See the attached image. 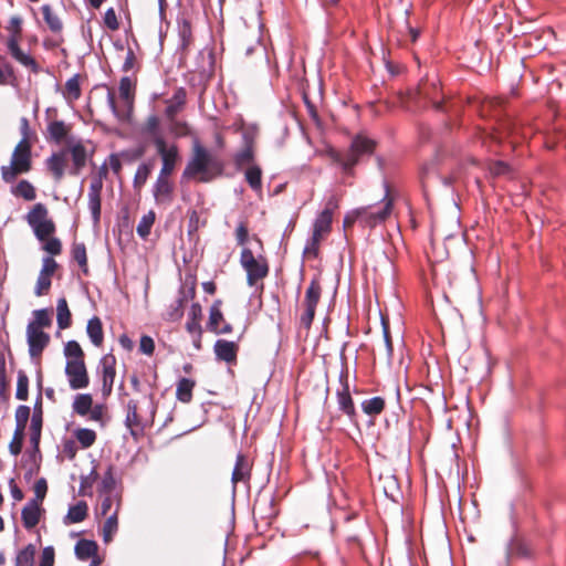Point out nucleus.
Wrapping results in <instances>:
<instances>
[{"label": "nucleus", "mask_w": 566, "mask_h": 566, "mask_svg": "<svg viewBox=\"0 0 566 566\" xmlns=\"http://www.w3.org/2000/svg\"><path fill=\"white\" fill-rule=\"evenodd\" d=\"M223 171L221 160L199 144L193 146V153L185 170V178H197L201 182H209Z\"/></svg>", "instance_id": "obj_1"}, {"label": "nucleus", "mask_w": 566, "mask_h": 566, "mask_svg": "<svg viewBox=\"0 0 566 566\" xmlns=\"http://www.w3.org/2000/svg\"><path fill=\"white\" fill-rule=\"evenodd\" d=\"M31 168V143L20 140L13 149L10 165L1 167V177L6 182H13L19 175L29 172Z\"/></svg>", "instance_id": "obj_2"}, {"label": "nucleus", "mask_w": 566, "mask_h": 566, "mask_svg": "<svg viewBox=\"0 0 566 566\" xmlns=\"http://www.w3.org/2000/svg\"><path fill=\"white\" fill-rule=\"evenodd\" d=\"M119 97L123 101V105L118 106L115 99V93L112 90L107 92V104L118 120H127L133 111L135 84L128 76L122 77L119 82Z\"/></svg>", "instance_id": "obj_3"}, {"label": "nucleus", "mask_w": 566, "mask_h": 566, "mask_svg": "<svg viewBox=\"0 0 566 566\" xmlns=\"http://www.w3.org/2000/svg\"><path fill=\"white\" fill-rule=\"evenodd\" d=\"M240 264L247 272V282L250 286L263 280L269 273V265L264 258H255L253 252L243 248L240 255Z\"/></svg>", "instance_id": "obj_4"}, {"label": "nucleus", "mask_w": 566, "mask_h": 566, "mask_svg": "<svg viewBox=\"0 0 566 566\" xmlns=\"http://www.w3.org/2000/svg\"><path fill=\"white\" fill-rule=\"evenodd\" d=\"M385 205L380 209H375L371 206L361 207L355 210V217L368 227L384 222L391 212L392 200L388 199V187L386 186Z\"/></svg>", "instance_id": "obj_5"}, {"label": "nucleus", "mask_w": 566, "mask_h": 566, "mask_svg": "<svg viewBox=\"0 0 566 566\" xmlns=\"http://www.w3.org/2000/svg\"><path fill=\"white\" fill-rule=\"evenodd\" d=\"M322 287L317 280H312L305 292L304 306L305 311L301 315V324L308 329L315 317L316 306L319 302Z\"/></svg>", "instance_id": "obj_6"}, {"label": "nucleus", "mask_w": 566, "mask_h": 566, "mask_svg": "<svg viewBox=\"0 0 566 566\" xmlns=\"http://www.w3.org/2000/svg\"><path fill=\"white\" fill-rule=\"evenodd\" d=\"M157 142L156 150L163 163L158 176L170 178L179 160L178 147L175 144L168 145L167 142H161L160 139Z\"/></svg>", "instance_id": "obj_7"}, {"label": "nucleus", "mask_w": 566, "mask_h": 566, "mask_svg": "<svg viewBox=\"0 0 566 566\" xmlns=\"http://www.w3.org/2000/svg\"><path fill=\"white\" fill-rule=\"evenodd\" d=\"M65 375L71 389H84L90 384L85 361L66 360Z\"/></svg>", "instance_id": "obj_8"}, {"label": "nucleus", "mask_w": 566, "mask_h": 566, "mask_svg": "<svg viewBox=\"0 0 566 566\" xmlns=\"http://www.w3.org/2000/svg\"><path fill=\"white\" fill-rule=\"evenodd\" d=\"M337 208V201L335 198H331L326 202L325 209L317 216L314 222L313 229V243L317 244L322 237L329 232L332 220H333V211Z\"/></svg>", "instance_id": "obj_9"}, {"label": "nucleus", "mask_w": 566, "mask_h": 566, "mask_svg": "<svg viewBox=\"0 0 566 566\" xmlns=\"http://www.w3.org/2000/svg\"><path fill=\"white\" fill-rule=\"evenodd\" d=\"M153 196L157 206H170L175 196V186L171 179L169 177L157 176L153 186Z\"/></svg>", "instance_id": "obj_10"}, {"label": "nucleus", "mask_w": 566, "mask_h": 566, "mask_svg": "<svg viewBox=\"0 0 566 566\" xmlns=\"http://www.w3.org/2000/svg\"><path fill=\"white\" fill-rule=\"evenodd\" d=\"M103 189V176L96 175L92 178L87 199H88V209L91 210L92 218L94 223L99 222L101 219V192Z\"/></svg>", "instance_id": "obj_11"}, {"label": "nucleus", "mask_w": 566, "mask_h": 566, "mask_svg": "<svg viewBox=\"0 0 566 566\" xmlns=\"http://www.w3.org/2000/svg\"><path fill=\"white\" fill-rule=\"evenodd\" d=\"M27 340L31 357H39L50 342V335L42 329H35L33 325L27 326Z\"/></svg>", "instance_id": "obj_12"}, {"label": "nucleus", "mask_w": 566, "mask_h": 566, "mask_svg": "<svg viewBox=\"0 0 566 566\" xmlns=\"http://www.w3.org/2000/svg\"><path fill=\"white\" fill-rule=\"evenodd\" d=\"M115 365L116 358L112 354H107L102 357L99 361V366L102 368V381H103V392L105 395H109L113 389V384L115 379Z\"/></svg>", "instance_id": "obj_13"}, {"label": "nucleus", "mask_w": 566, "mask_h": 566, "mask_svg": "<svg viewBox=\"0 0 566 566\" xmlns=\"http://www.w3.org/2000/svg\"><path fill=\"white\" fill-rule=\"evenodd\" d=\"M252 463L249 458L242 453H239L235 459V464L231 475V482L233 486L239 482H249L251 478Z\"/></svg>", "instance_id": "obj_14"}, {"label": "nucleus", "mask_w": 566, "mask_h": 566, "mask_svg": "<svg viewBox=\"0 0 566 566\" xmlns=\"http://www.w3.org/2000/svg\"><path fill=\"white\" fill-rule=\"evenodd\" d=\"M71 155L72 159V168L70 170V174L73 176H78L82 169L86 165L87 160V151L85 146L82 143H75L69 147L67 150Z\"/></svg>", "instance_id": "obj_15"}, {"label": "nucleus", "mask_w": 566, "mask_h": 566, "mask_svg": "<svg viewBox=\"0 0 566 566\" xmlns=\"http://www.w3.org/2000/svg\"><path fill=\"white\" fill-rule=\"evenodd\" d=\"M213 349L219 360L226 363H234L237 360L239 346L234 342L218 339L214 343Z\"/></svg>", "instance_id": "obj_16"}, {"label": "nucleus", "mask_w": 566, "mask_h": 566, "mask_svg": "<svg viewBox=\"0 0 566 566\" xmlns=\"http://www.w3.org/2000/svg\"><path fill=\"white\" fill-rule=\"evenodd\" d=\"M340 382L343 384L342 390L337 391V403L339 410H342L348 417H354L356 415L354 401L352 399L349 387L347 384V376L340 375Z\"/></svg>", "instance_id": "obj_17"}, {"label": "nucleus", "mask_w": 566, "mask_h": 566, "mask_svg": "<svg viewBox=\"0 0 566 566\" xmlns=\"http://www.w3.org/2000/svg\"><path fill=\"white\" fill-rule=\"evenodd\" d=\"M329 157L335 164L342 167L346 175H352L353 167L358 163L360 156L349 148L344 155L336 150H331Z\"/></svg>", "instance_id": "obj_18"}, {"label": "nucleus", "mask_w": 566, "mask_h": 566, "mask_svg": "<svg viewBox=\"0 0 566 566\" xmlns=\"http://www.w3.org/2000/svg\"><path fill=\"white\" fill-rule=\"evenodd\" d=\"M38 500H30L22 510L21 517L23 526L31 530L40 522L41 509Z\"/></svg>", "instance_id": "obj_19"}, {"label": "nucleus", "mask_w": 566, "mask_h": 566, "mask_svg": "<svg viewBox=\"0 0 566 566\" xmlns=\"http://www.w3.org/2000/svg\"><path fill=\"white\" fill-rule=\"evenodd\" d=\"M186 91L182 87L176 90L171 98L166 101L167 107L165 109V117L172 118L184 108L186 104Z\"/></svg>", "instance_id": "obj_20"}, {"label": "nucleus", "mask_w": 566, "mask_h": 566, "mask_svg": "<svg viewBox=\"0 0 566 566\" xmlns=\"http://www.w3.org/2000/svg\"><path fill=\"white\" fill-rule=\"evenodd\" d=\"M66 151L52 154L46 159V167L52 172L55 181L62 180L65 171Z\"/></svg>", "instance_id": "obj_21"}, {"label": "nucleus", "mask_w": 566, "mask_h": 566, "mask_svg": "<svg viewBox=\"0 0 566 566\" xmlns=\"http://www.w3.org/2000/svg\"><path fill=\"white\" fill-rule=\"evenodd\" d=\"M143 133L149 136L155 147L157 146V140L166 142L164 135L160 130V120L156 115H149L144 124Z\"/></svg>", "instance_id": "obj_22"}, {"label": "nucleus", "mask_w": 566, "mask_h": 566, "mask_svg": "<svg viewBox=\"0 0 566 566\" xmlns=\"http://www.w3.org/2000/svg\"><path fill=\"white\" fill-rule=\"evenodd\" d=\"M88 506L86 502L80 501L75 505L70 506L67 514L64 517V524L70 525L83 522L87 516Z\"/></svg>", "instance_id": "obj_23"}, {"label": "nucleus", "mask_w": 566, "mask_h": 566, "mask_svg": "<svg viewBox=\"0 0 566 566\" xmlns=\"http://www.w3.org/2000/svg\"><path fill=\"white\" fill-rule=\"evenodd\" d=\"M98 546L94 541L81 539L75 545V555L81 560H86L97 555Z\"/></svg>", "instance_id": "obj_24"}, {"label": "nucleus", "mask_w": 566, "mask_h": 566, "mask_svg": "<svg viewBox=\"0 0 566 566\" xmlns=\"http://www.w3.org/2000/svg\"><path fill=\"white\" fill-rule=\"evenodd\" d=\"M87 335L95 346H101L104 340L102 322L97 316L92 317L86 326Z\"/></svg>", "instance_id": "obj_25"}, {"label": "nucleus", "mask_w": 566, "mask_h": 566, "mask_svg": "<svg viewBox=\"0 0 566 566\" xmlns=\"http://www.w3.org/2000/svg\"><path fill=\"white\" fill-rule=\"evenodd\" d=\"M202 317V308L200 304L193 303L188 312V321L186 323V329L188 333L201 332L200 321Z\"/></svg>", "instance_id": "obj_26"}, {"label": "nucleus", "mask_w": 566, "mask_h": 566, "mask_svg": "<svg viewBox=\"0 0 566 566\" xmlns=\"http://www.w3.org/2000/svg\"><path fill=\"white\" fill-rule=\"evenodd\" d=\"M11 193L17 198H22L27 201H32L36 198L35 188L33 185L23 179L12 187Z\"/></svg>", "instance_id": "obj_27"}, {"label": "nucleus", "mask_w": 566, "mask_h": 566, "mask_svg": "<svg viewBox=\"0 0 566 566\" xmlns=\"http://www.w3.org/2000/svg\"><path fill=\"white\" fill-rule=\"evenodd\" d=\"M71 130V126L63 120H53L48 125V133L50 138L55 143H61L65 139Z\"/></svg>", "instance_id": "obj_28"}, {"label": "nucleus", "mask_w": 566, "mask_h": 566, "mask_svg": "<svg viewBox=\"0 0 566 566\" xmlns=\"http://www.w3.org/2000/svg\"><path fill=\"white\" fill-rule=\"evenodd\" d=\"M93 406V398L90 394H78L74 397L72 408L78 416H87Z\"/></svg>", "instance_id": "obj_29"}, {"label": "nucleus", "mask_w": 566, "mask_h": 566, "mask_svg": "<svg viewBox=\"0 0 566 566\" xmlns=\"http://www.w3.org/2000/svg\"><path fill=\"white\" fill-rule=\"evenodd\" d=\"M196 382L189 378H181L177 384L176 397L179 401L188 403L192 399V390Z\"/></svg>", "instance_id": "obj_30"}, {"label": "nucleus", "mask_w": 566, "mask_h": 566, "mask_svg": "<svg viewBox=\"0 0 566 566\" xmlns=\"http://www.w3.org/2000/svg\"><path fill=\"white\" fill-rule=\"evenodd\" d=\"M178 36L180 49L186 51L192 43V31L188 20L181 19L178 21Z\"/></svg>", "instance_id": "obj_31"}, {"label": "nucleus", "mask_w": 566, "mask_h": 566, "mask_svg": "<svg viewBox=\"0 0 566 566\" xmlns=\"http://www.w3.org/2000/svg\"><path fill=\"white\" fill-rule=\"evenodd\" d=\"M103 499L99 504V514L102 516H107L113 507L115 505V509H117V512L119 511L120 506V496L117 493H99Z\"/></svg>", "instance_id": "obj_32"}, {"label": "nucleus", "mask_w": 566, "mask_h": 566, "mask_svg": "<svg viewBox=\"0 0 566 566\" xmlns=\"http://www.w3.org/2000/svg\"><path fill=\"white\" fill-rule=\"evenodd\" d=\"M115 485V469L113 464H108L98 484V493H114Z\"/></svg>", "instance_id": "obj_33"}, {"label": "nucleus", "mask_w": 566, "mask_h": 566, "mask_svg": "<svg viewBox=\"0 0 566 566\" xmlns=\"http://www.w3.org/2000/svg\"><path fill=\"white\" fill-rule=\"evenodd\" d=\"M245 180L256 192L262 190V170L258 165H251L245 170Z\"/></svg>", "instance_id": "obj_34"}, {"label": "nucleus", "mask_w": 566, "mask_h": 566, "mask_svg": "<svg viewBox=\"0 0 566 566\" xmlns=\"http://www.w3.org/2000/svg\"><path fill=\"white\" fill-rule=\"evenodd\" d=\"M56 312H57L56 322H57L59 328L65 329V328L70 327L72 318H71V312L69 310L67 302L65 298H60L57 301Z\"/></svg>", "instance_id": "obj_35"}, {"label": "nucleus", "mask_w": 566, "mask_h": 566, "mask_svg": "<svg viewBox=\"0 0 566 566\" xmlns=\"http://www.w3.org/2000/svg\"><path fill=\"white\" fill-rule=\"evenodd\" d=\"M118 530V512L117 509L111 513L104 525H103V539L105 543H109L113 539L114 534Z\"/></svg>", "instance_id": "obj_36"}, {"label": "nucleus", "mask_w": 566, "mask_h": 566, "mask_svg": "<svg viewBox=\"0 0 566 566\" xmlns=\"http://www.w3.org/2000/svg\"><path fill=\"white\" fill-rule=\"evenodd\" d=\"M166 119L168 123V130L175 138L187 137L190 135V127L185 120L177 119V117Z\"/></svg>", "instance_id": "obj_37"}, {"label": "nucleus", "mask_w": 566, "mask_h": 566, "mask_svg": "<svg viewBox=\"0 0 566 566\" xmlns=\"http://www.w3.org/2000/svg\"><path fill=\"white\" fill-rule=\"evenodd\" d=\"M528 557L530 556V549L527 545L518 539L514 538L512 539L506 548V559L510 560L512 557Z\"/></svg>", "instance_id": "obj_38"}, {"label": "nucleus", "mask_w": 566, "mask_h": 566, "mask_svg": "<svg viewBox=\"0 0 566 566\" xmlns=\"http://www.w3.org/2000/svg\"><path fill=\"white\" fill-rule=\"evenodd\" d=\"M220 306L221 301L218 300L210 307L207 327L211 332H218V327L224 322Z\"/></svg>", "instance_id": "obj_39"}, {"label": "nucleus", "mask_w": 566, "mask_h": 566, "mask_svg": "<svg viewBox=\"0 0 566 566\" xmlns=\"http://www.w3.org/2000/svg\"><path fill=\"white\" fill-rule=\"evenodd\" d=\"M48 219V209L43 203H36L27 216L28 223L32 229Z\"/></svg>", "instance_id": "obj_40"}, {"label": "nucleus", "mask_w": 566, "mask_h": 566, "mask_svg": "<svg viewBox=\"0 0 566 566\" xmlns=\"http://www.w3.org/2000/svg\"><path fill=\"white\" fill-rule=\"evenodd\" d=\"M385 408V400L381 397H373L361 402L363 411L370 416L376 417L382 412Z\"/></svg>", "instance_id": "obj_41"}, {"label": "nucleus", "mask_w": 566, "mask_h": 566, "mask_svg": "<svg viewBox=\"0 0 566 566\" xmlns=\"http://www.w3.org/2000/svg\"><path fill=\"white\" fill-rule=\"evenodd\" d=\"M156 214L153 210H149L146 214L142 217L139 220L136 232L142 239H147L150 234L151 228L155 223Z\"/></svg>", "instance_id": "obj_42"}, {"label": "nucleus", "mask_w": 566, "mask_h": 566, "mask_svg": "<svg viewBox=\"0 0 566 566\" xmlns=\"http://www.w3.org/2000/svg\"><path fill=\"white\" fill-rule=\"evenodd\" d=\"M41 10L43 19L49 25L50 30L54 33L61 32L63 29V23L61 19L52 12L51 7L49 4H44L42 6Z\"/></svg>", "instance_id": "obj_43"}, {"label": "nucleus", "mask_w": 566, "mask_h": 566, "mask_svg": "<svg viewBox=\"0 0 566 566\" xmlns=\"http://www.w3.org/2000/svg\"><path fill=\"white\" fill-rule=\"evenodd\" d=\"M374 147L375 143L371 139L364 136H356L350 145V148L359 156L373 153Z\"/></svg>", "instance_id": "obj_44"}, {"label": "nucleus", "mask_w": 566, "mask_h": 566, "mask_svg": "<svg viewBox=\"0 0 566 566\" xmlns=\"http://www.w3.org/2000/svg\"><path fill=\"white\" fill-rule=\"evenodd\" d=\"M72 256L74 261L77 262L80 268L82 269L84 274L88 273L87 268V255H86V248L84 243L81 242H74L72 245Z\"/></svg>", "instance_id": "obj_45"}, {"label": "nucleus", "mask_w": 566, "mask_h": 566, "mask_svg": "<svg viewBox=\"0 0 566 566\" xmlns=\"http://www.w3.org/2000/svg\"><path fill=\"white\" fill-rule=\"evenodd\" d=\"M42 426H43V417H39L38 415H32L31 423H30V442L33 446V448H35V449L39 448L41 432H42Z\"/></svg>", "instance_id": "obj_46"}, {"label": "nucleus", "mask_w": 566, "mask_h": 566, "mask_svg": "<svg viewBox=\"0 0 566 566\" xmlns=\"http://www.w3.org/2000/svg\"><path fill=\"white\" fill-rule=\"evenodd\" d=\"M35 556V546L29 544L23 549L19 551L15 557V566H33Z\"/></svg>", "instance_id": "obj_47"}, {"label": "nucleus", "mask_w": 566, "mask_h": 566, "mask_svg": "<svg viewBox=\"0 0 566 566\" xmlns=\"http://www.w3.org/2000/svg\"><path fill=\"white\" fill-rule=\"evenodd\" d=\"M254 160V149L250 146L242 147L240 151H238L234 156V164L238 169H242L243 167H250L253 165Z\"/></svg>", "instance_id": "obj_48"}, {"label": "nucleus", "mask_w": 566, "mask_h": 566, "mask_svg": "<svg viewBox=\"0 0 566 566\" xmlns=\"http://www.w3.org/2000/svg\"><path fill=\"white\" fill-rule=\"evenodd\" d=\"M74 436L82 448L87 449L96 441V432L92 429L81 428L75 430Z\"/></svg>", "instance_id": "obj_49"}, {"label": "nucleus", "mask_w": 566, "mask_h": 566, "mask_svg": "<svg viewBox=\"0 0 566 566\" xmlns=\"http://www.w3.org/2000/svg\"><path fill=\"white\" fill-rule=\"evenodd\" d=\"M64 355L67 360L84 361V352L76 340H69L64 345Z\"/></svg>", "instance_id": "obj_50"}, {"label": "nucleus", "mask_w": 566, "mask_h": 566, "mask_svg": "<svg viewBox=\"0 0 566 566\" xmlns=\"http://www.w3.org/2000/svg\"><path fill=\"white\" fill-rule=\"evenodd\" d=\"M30 418V407L21 405L15 409V432L24 433L28 420Z\"/></svg>", "instance_id": "obj_51"}, {"label": "nucleus", "mask_w": 566, "mask_h": 566, "mask_svg": "<svg viewBox=\"0 0 566 566\" xmlns=\"http://www.w3.org/2000/svg\"><path fill=\"white\" fill-rule=\"evenodd\" d=\"M34 319L30 322L28 325H33L35 329H42L43 327H50L52 324V319L50 316V312L45 308L35 310L33 312Z\"/></svg>", "instance_id": "obj_52"}, {"label": "nucleus", "mask_w": 566, "mask_h": 566, "mask_svg": "<svg viewBox=\"0 0 566 566\" xmlns=\"http://www.w3.org/2000/svg\"><path fill=\"white\" fill-rule=\"evenodd\" d=\"M64 96L70 101H75L81 96V87L77 75H74L66 81L64 86Z\"/></svg>", "instance_id": "obj_53"}, {"label": "nucleus", "mask_w": 566, "mask_h": 566, "mask_svg": "<svg viewBox=\"0 0 566 566\" xmlns=\"http://www.w3.org/2000/svg\"><path fill=\"white\" fill-rule=\"evenodd\" d=\"M29 395V378L22 370L18 373L15 397L19 400H27Z\"/></svg>", "instance_id": "obj_54"}, {"label": "nucleus", "mask_w": 566, "mask_h": 566, "mask_svg": "<svg viewBox=\"0 0 566 566\" xmlns=\"http://www.w3.org/2000/svg\"><path fill=\"white\" fill-rule=\"evenodd\" d=\"M35 237L40 241H44L55 231L54 222L51 219L45 220L44 222L35 226L33 228Z\"/></svg>", "instance_id": "obj_55"}, {"label": "nucleus", "mask_w": 566, "mask_h": 566, "mask_svg": "<svg viewBox=\"0 0 566 566\" xmlns=\"http://www.w3.org/2000/svg\"><path fill=\"white\" fill-rule=\"evenodd\" d=\"M151 171V167L148 164H140L136 170L134 177V188L140 190L146 184L149 174Z\"/></svg>", "instance_id": "obj_56"}, {"label": "nucleus", "mask_w": 566, "mask_h": 566, "mask_svg": "<svg viewBox=\"0 0 566 566\" xmlns=\"http://www.w3.org/2000/svg\"><path fill=\"white\" fill-rule=\"evenodd\" d=\"M14 78L13 66L0 56V85L11 84Z\"/></svg>", "instance_id": "obj_57"}, {"label": "nucleus", "mask_w": 566, "mask_h": 566, "mask_svg": "<svg viewBox=\"0 0 566 566\" xmlns=\"http://www.w3.org/2000/svg\"><path fill=\"white\" fill-rule=\"evenodd\" d=\"M125 423L130 429L132 434H135L134 428L139 426V416L137 412V403L134 401H129L127 405Z\"/></svg>", "instance_id": "obj_58"}, {"label": "nucleus", "mask_w": 566, "mask_h": 566, "mask_svg": "<svg viewBox=\"0 0 566 566\" xmlns=\"http://www.w3.org/2000/svg\"><path fill=\"white\" fill-rule=\"evenodd\" d=\"M187 300H188L187 293L181 291L180 296L171 305V311L169 312V318L171 321H178L182 317L184 304Z\"/></svg>", "instance_id": "obj_59"}, {"label": "nucleus", "mask_w": 566, "mask_h": 566, "mask_svg": "<svg viewBox=\"0 0 566 566\" xmlns=\"http://www.w3.org/2000/svg\"><path fill=\"white\" fill-rule=\"evenodd\" d=\"M240 129L242 130L243 147L250 146L253 148L255 138L258 136V127L255 125L244 126L242 124Z\"/></svg>", "instance_id": "obj_60"}, {"label": "nucleus", "mask_w": 566, "mask_h": 566, "mask_svg": "<svg viewBox=\"0 0 566 566\" xmlns=\"http://www.w3.org/2000/svg\"><path fill=\"white\" fill-rule=\"evenodd\" d=\"M489 171L494 177L509 176L511 174V168L506 163H504L502 160H496V161H491L489 164Z\"/></svg>", "instance_id": "obj_61"}, {"label": "nucleus", "mask_w": 566, "mask_h": 566, "mask_svg": "<svg viewBox=\"0 0 566 566\" xmlns=\"http://www.w3.org/2000/svg\"><path fill=\"white\" fill-rule=\"evenodd\" d=\"M11 56L27 67H32L33 70L36 69L35 61L29 54L24 53L20 48L12 52Z\"/></svg>", "instance_id": "obj_62"}, {"label": "nucleus", "mask_w": 566, "mask_h": 566, "mask_svg": "<svg viewBox=\"0 0 566 566\" xmlns=\"http://www.w3.org/2000/svg\"><path fill=\"white\" fill-rule=\"evenodd\" d=\"M50 287H51V277L39 274L36 284H35V289H34L35 295L41 296V295L46 294L48 291L50 290Z\"/></svg>", "instance_id": "obj_63"}, {"label": "nucleus", "mask_w": 566, "mask_h": 566, "mask_svg": "<svg viewBox=\"0 0 566 566\" xmlns=\"http://www.w3.org/2000/svg\"><path fill=\"white\" fill-rule=\"evenodd\" d=\"M56 269V261L52 256H44L42 260V269L40 274L51 277Z\"/></svg>", "instance_id": "obj_64"}]
</instances>
